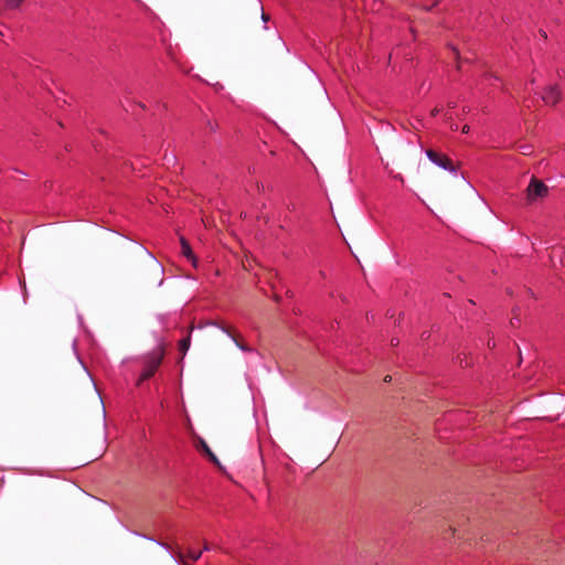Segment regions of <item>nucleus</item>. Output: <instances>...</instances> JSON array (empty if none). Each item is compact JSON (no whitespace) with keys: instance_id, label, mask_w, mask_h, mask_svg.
Returning <instances> with one entry per match:
<instances>
[{"instance_id":"obj_1","label":"nucleus","mask_w":565,"mask_h":565,"mask_svg":"<svg viewBox=\"0 0 565 565\" xmlns=\"http://www.w3.org/2000/svg\"><path fill=\"white\" fill-rule=\"evenodd\" d=\"M547 194H548L547 185L543 181L533 178L526 189L527 201L531 203L537 202V201L546 198Z\"/></svg>"},{"instance_id":"obj_2","label":"nucleus","mask_w":565,"mask_h":565,"mask_svg":"<svg viewBox=\"0 0 565 565\" xmlns=\"http://www.w3.org/2000/svg\"><path fill=\"white\" fill-rule=\"evenodd\" d=\"M161 361H162V352L161 351L152 353L146 361V364H145L142 374L140 375V379L138 381V384H140V382H142V381L150 379L154 374V372L157 371L159 365L161 364Z\"/></svg>"},{"instance_id":"obj_3","label":"nucleus","mask_w":565,"mask_h":565,"mask_svg":"<svg viewBox=\"0 0 565 565\" xmlns=\"http://www.w3.org/2000/svg\"><path fill=\"white\" fill-rule=\"evenodd\" d=\"M426 156L436 166H438L447 171L456 172V168H455L452 161L447 156L437 153L434 150H427Z\"/></svg>"},{"instance_id":"obj_4","label":"nucleus","mask_w":565,"mask_h":565,"mask_svg":"<svg viewBox=\"0 0 565 565\" xmlns=\"http://www.w3.org/2000/svg\"><path fill=\"white\" fill-rule=\"evenodd\" d=\"M561 99V90L556 85H548L542 93V100L545 105L554 106Z\"/></svg>"},{"instance_id":"obj_5","label":"nucleus","mask_w":565,"mask_h":565,"mask_svg":"<svg viewBox=\"0 0 565 565\" xmlns=\"http://www.w3.org/2000/svg\"><path fill=\"white\" fill-rule=\"evenodd\" d=\"M206 324L220 328L224 333H226L234 341V343L237 347H238V343L243 342L241 334L237 333L234 329H232L227 324H225L223 321L212 320V321H207Z\"/></svg>"},{"instance_id":"obj_6","label":"nucleus","mask_w":565,"mask_h":565,"mask_svg":"<svg viewBox=\"0 0 565 565\" xmlns=\"http://www.w3.org/2000/svg\"><path fill=\"white\" fill-rule=\"evenodd\" d=\"M201 448L204 451V454L209 457V459L213 463H215L218 468H221V463H220L217 457L212 452V450L210 449V447L207 446V444L204 440H201Z\"/></svg>"},{"instance_id":"obj_7","label":"nucleus","mask_w":565,"mask_h":565,"mask_svg":"<svg viewBox=\"0 0 565 565\" xmlns=\"http://www.w3.org/2000/svg\"><path fill=\"white\" fill-rule=\"evenodd\" d=\"M182 255L184 256L185 259L191 262L194 267L196 266L198 259H196V256L193 253V249H182Z\"/></svg>"},{"instance_id":"obj_8","label":"nucleus","mask_w":565,"mask_h":565,"mask_svg":"<svg viewBox=\"0 0 565 565\" xmlns=\"http://www.w3.org/2000/svg\"><path fill=\"white\" fill-rule=\"evenodd\" d=\"M191 338L190 334L180 341V351L182 352V355H185L186 351L190 348Z\"/></svg>"},{"instance_id":"obj_9","label":"nucleus","mask_w":565,"mask_h":565,"mask_svg":"<svg viewBox=\"0 0 565 565\" xmlns=\"http://www.w3.org/2000/svg\"><path fill=\"white\" fill-rule=\"evenodd\" d=\"M9 9L18 8L24 0H3Z\"/></svg>"},{"instance_id":"obj_10","label":"nucleus","mask_w":565,"mask_h":565,"mask_svg":"<svg viewBox=\"0 0 565 565\" xmlns=\"http://www.w3.org/2000/svg\"><path fill=\"white\" fill-rule=\"evenodd\" d=\"M201 555H202V552H195L193 550H189L186 552V557L193 562L198 561L201 557Z\"/></svg>"},{"instance_id":"obj_11","label":"nucleus","mask_w":565,"mask_h":565,"mask_svg":"<svg viewBox=\"0 0 565 565\" xmlns=\"http://www.w3.org/2000/svg\"><path fill=\"white\" fill-rule=\"evenodd\" d=\"M518 309H513V313H514V317L511 319V326L512 327H516L519 323H520V319L518 317V313H516Z\"/></svg>"},{"instance_id":"obj_12","label":"nucleus","mask_w":565,"mask_h":565,"mask_svg":"<svg viewBox=\"0 0 565 565\" xmlns=\"http://www.w3.org/2000/svg\"><path fill=\"white\" fill-rule=\"evenodd\" d=\"M175 555L181 563H184V554L179 547L175 550Z\"/></svg>"},{"instance_id":"obj_13","label":"nucleus","mask_w":565,"mask_h":565,"mask_svg":"<svg viewBox=\"0 0 565 565\" xmlns=\"http://www.w3.org/2000/svg\"><path fill=\"white\" fill-rule=\"evenodd\" d=\"M520 150L523 154H531L532 152V148L530 146H522Z\"/></svg>"},{"instance_id":"obj_14","label":"nucleus","mask_w":565,"mask_h":565,"mask_svg":"<svg viewBox=\"0 0 565 565\" xmlns=\"http://www.w3.org/2000/svg\"><path fill=\"white\" fill-rule=\"evenodd\" d=\"M238 348L244 352H252V348L245 344L244 342L238 343Z\"/></svg>"},{"instance_id":"obj_15","label":"nucleus","mask_w":565,"mask_h":565,"mask_svg":"<svg viewBox=\"0 0 565 565\" xmlns=\"http://www.w3.org/2000/svg\"><path fill=\"white\" fill-rule=\"evenodd\" d=\"M211 548H212V545H211L209 542H204V544H203V550H204V551H209V550H211Z\"/></svg>"},{"instance_id":"obj_16","label":"nucleus","mask_w":565,"mask_h":565,"mask_svg":"<svg viewBox=\"0 0 565 565\" xmlns=\"http://www.w3.org/2000/svg\"><path fill=\"white\" fill-rule=\"evenodd\" d=\"M470 130L469 126L468 125H465L461 129L462 134H468Z\"/></svg>"},{"instance_id":"obj_17","label":"nucleus","mask_w":565,"mask_h":565,"mask_svg":"<svg viewBox=\"0 0 565 565\" xmlns=\"http://www.w3.org/2000/svg\"><path fill=\"white\" fill-rule=\"evenodd\" d=\"M262 19H263V21H264V22H267L269 18H268V15H267V14H265V13L263 12V14H262Z\"/></svg>"},{"instance_id":"obj_18","label":"nucleus","mask_w":565,"mask_h":565,"mask_svg":"<svg viewBox=\"0 0 565 565\" xmlns=\"http://www.w3.org/2000/svg\"><path fill=\"white\" fill-rule=\"evenodd\" d=\"M384 381H385V382H391V381H392V376H391V375H386V376L384 377Z\"/></svg>"},{"instance_id":"obj_19","label":"nucleus","mask_w":565,"mask_h":565,"mask_svg":"<svg viewBox=\"0 0 565 565\" xmlns=\"http://www.w3.org/2000/svg\"><path fill=\"white\" fill-rule=\"evenodd\" d=\"M274 299H275V301H277V302H279V301H280V297H279L277 294H275V295H274Z\"/></svg>"},{"instance_id":"obj_20","label":"nucleus","mask_w":565,"mask_h":565,"mask_svg":"<svg viewBox=\"0 0 565 565\" xmlns=\"http://www.w3.org/2000/svg\"><path fill=\"white\" fill-rule=\"evenodd\" d=\"M438 113H439V109H438V108H435V109L433 110V116H436Z\"/></svg>"},{"instance_id":"obj_21","label":"nucleus","mask_w":565,"mask_h":565,"mask_svg":"<svg viewBox=\"0 0 565 565\" xmlns=\"http://www.w3.org/2000/svg\"><path fill=\"white\" fill-rule=\"evenodd\" d=\"M460 365H461V366H468V365H469V363L466 361V363L463 364V361H462V360H460Z\"/></svg>"},{"instance_id":"obj_22","label":"nucleus","mask_w":565,"mask_h":565,"mask_svg":"<svg viewBox=\"0 0 565 565\" xmlns=\"http://www.w3.org/2000/svg\"><path fill=\"white\" fill-rule=\"evenodd\" d=\"M391 343H392V345H396L398 343V341L395 339H392Z\"/></svg>"},{"instance_id":"obj_23","label":"nucleus","mask_w":565,"mask_h":565,"mask_svg":"<svg viewBox=\"0 0 565 565\" xmlns=\"http://www.w3.org/2000/svg\"><path fill=\"white\" fill-rule=\"evenodd\" d=\"M2 39H3V33H2V31L0 30V43L2 42Z\"/></svg>"},{"instance_id":"obj_24","label":"nucleus","mask_w":565,"mask_h":565,"mask_svg":"<svg viewBox=\"0 0 565 565\" xmlns=\"http://www.w3.org/2000/svg\"><path fill=\"white\" fill-rule=\"evenodd\" d=\"M189 247L184 241H182V248Z\"/></svg>"}]
</instances>
